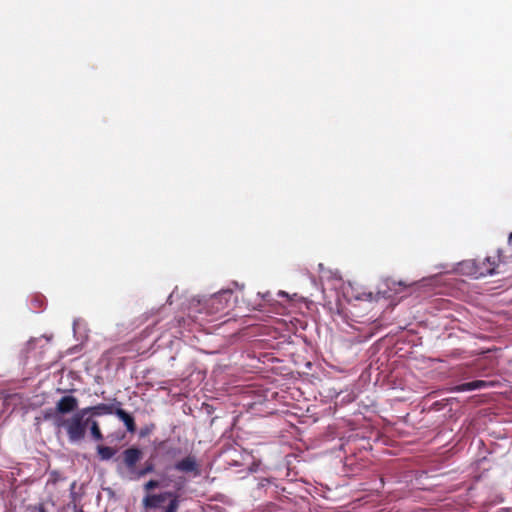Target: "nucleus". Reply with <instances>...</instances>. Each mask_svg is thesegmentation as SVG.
Listing matches in <instances>:
<instances>
[{
	"label": "nucleus",
	"instance_id": "obj_1",
	"mask_svg": "<svg viewBox=\"0 0 512 512\" xmlns=\"http://www.w3.org/2000/svg\"><path fill=\"white\" fill-rule=\"evenodd\" d=\"M512 263V233L505 248H499L494 255H488L482 260L472 262L474 270L472 274L476 278L487 275L506 273L507 266Z\"/></svg>",
	"mask_w": 512,
	"mask_h": 512
},
{
	"label": "nucleus",
	"instance_id": "obj_2",
	"mask_svg": "<svg viewBox=\"0 0 512 512\" xmlns=\"http://www.w3.org/2000/svg\"><path fill=\"white\" fill-rule=\"evenodd\" d=\"M86 415L83 408L80 410L77 408L71 417L65 418L63 416L60 429L63 428L66 431L68 440L71 443H78L85 438L90 423V418H85Z\"/></svg>",
	"mask_w": 512,
	"mask_h": 512
},
{
	"label": "nucleus",
	"instance_id": "obj_3",
	"mask_svg": "<svg viewBox=\"0 0 512 512\" xmlns=\"http://www.w3.org/2000/svg\"><path fill=\"white\" fill-rule=\"evenodd\" d=\"M78 405L79 401L75 396L65 395L56 402L54 408H48L43 411V419L52 421L54 426L60 429L63 416L74 412Z\"/></svg>",
	"mask_w": 512,
	"mask_h": 512
},
{
	"label": "nucleus",
	"instance_id": "obj_4",
	"mask_svg": "<svg viewBox=\"0 0 512 512\" xmlns=\"http://www.w3.org/2000/svg\"><path fill=\"white\" fill-rule=\"evenodd\" d=\"M178 491H165L158 494H147L143 500L142 505L146 509H156L165 500H169L166 507L161 512H178L180 507V495Z\"/></svg>",
	"mask_w": 512,
	"mask_h": 512
},
{
	"label": "nucleus",
	"instance_id": "obj_5",
	"mask_svg": "<svg viewBox=\"0 0 512 512\" xmlns=\"http://www.w3.org/2000/svg\"><path fill=\"white\" fill-rule=\"evenodd\" d=\"M231 297V291H222L212 295L204 303L206 313L209 315L223 313L228 308Z\"/></svg>",
	"mask_w": 512,
	"mask_h": 512
},
{
	"label": "nucleus",
	"instance_id": "obj_6",
	"mask_svg": "<svg viewBox=\"0 0 512 512\" xmlns=\"http://www.w3.org/2000/svg\"><path fill=\"white\" fill-rule=\"evenodd\" d=\"M187 484V478L185 476H178L174 479L165 478L163 481L151 479L144 484V490L149 492L151 490L157 489L159 487H166L168 485H172L174 490L181 491Z\"/></svg>",
	"mask_w": 512,
	"mask_h": 512
},
{
	"label": "nucleus",
	"instance_id": "obj_7",
	"mask_svg": "<svg viewBox=\"0 0 512 512\" xmlns=\"http://www.w3.org/2000/svg\"><path fill=\"white\" fill-rule=\"evenodd\" d=\"M173 469L178 472L191 474L197 477L201 474L200 465L195 455L189 454L186 457L176 461L173 465Z\"/></svg>",
	"mask_w": 512,
	"mask_h": 512
},
{
	"label": "nucleus",
	"instance_id": "obj_8",
	"mask_svg": "<svg viewBox=\"0 0 512 512\" xmlns=\"http://www.w3.org/2000/svg\"><path fill=\"white\" fill-rule=\"evenodd\" d=\"M123 463L128 469L130 475L136 470L137 463L142 459L143 452L137 447H130L123 451Z\"/></svg>",
	"mask_w": 512,
	"mask_h": 512
},
{
	"label": "nucleus",
	"instance_id": "obj_9",
	"mask_svg": "<svg viewBox=\"0 0 512 512\" xmlns=\"http://www.w3.org/2000/svg\"><path fill=\"white\" fill-rule=\"evenodd\" d=\"M117 407V403L113 401V403L106 404V403H99L95 406H89L83 408L86 414L91 415L93 417H98L102 415H112L115 414Z\"/></svg>",
	"mask_w": 512,
	"mask_h": 512
},
{
	"label": "nucleus",
	"instance_id": "obj_10",
	"mask_svg": "<svg viewBox=\"0 0 512 512\" xmlns=\"http://www.w3.org/2000/svg\"><path fill=\"white\" fill-rule=\"evenodd\" d=\"M113 401L117 403L114 415H116L124 423L128 432L134 433L136 431V424L133 416L121 408V402L117 401L115 398Z\"/></svg>",
	"mask_w": 512,
	"mask_h": 512
},
{
	"label": "nucleus",
	"instance_id": "obj_11",
	"mask_svg": "<svg viewBox=\"0 0 512 512\" xmlns=\"http://www.w3.org/2000/svg\"><path fill=\"white\" fill-rule=\"evenodd\" d=\"M488 383L484 380H474L455 386L452 390L456 392L472 391L487 387Z\"/></svg>",
	"mask_w": 512,
	"mask_h": 512
},
{
	"label": "nucleus",
	"instance_id": "obj_12",
	"mask_svg": "<svg viewBox=\"0 0 512 512\" xmlns=\"http://www.w3.org/2000/svg\"><path fill=\"white\" fill-rule=\"evenodd\" d=\"M97 454L102 461H107L116 454V449L109 446L98 445Z\"/></svg>",
	"mask_w": 512,
	"mask_h": 512
},
{
	"label": "nucleus",
	"instance_id": "obj_13",
	"mask_svg": "<svg viewBox=\"0 0 512 512\" xmlns=\"http://www.w3.org/2000/svg\"><path fill=\"white\" fill-rule=\"evenodd\" d=\"M154 471V464L151 462H146L145 466L140 470H135V472L130 475L131 480H139L142 477L146 476L149 473H152Z\"/></svg>",
	"mask_w": 512,
	"mask_h": 512
},
{
	"label": "nucleus",
	"instance_id": "obj_14",
	"mask_svg": "<svg viewBox=\"0 0 512 512\" xmlns=\"http://www.w3.org/2000/svg\"><path fill=\"white\" fill-rule=\"evenodd\" d=\"M88 427L90 428L91 436L95 441L103 440V438H104L103 434L101 432L99 423L96 420H92L90 418V423H89Z\"/></svg>",
	"mask_w": 512,
	"mask_h": 512
}]
</instances>
